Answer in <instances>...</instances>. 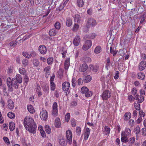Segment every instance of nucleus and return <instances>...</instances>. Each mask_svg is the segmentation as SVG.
<instances>
[{
	"instance_id": "12",
	"label": "nucleus",
	"mask_w": 146,
	"mask_h": 146,
	"mask_svg": "<svg viewBox=\"0 0 146 146\" xmlns=\"http://www.w3.org/2000/svg\"><path fill=\"white\" fill-rule=\"evenodd\" d=\"M81 41L80 36H76L73 40V44L76 46H78L80 44Z\"/></svg>"
},
{
	"instance_id": "41",
	"label": "nucleus",
	"mask_w": 146,
	"mask_h": 146,
	"mask_svg": "<svg viewBox=\"0 0 146 146\" xmlns=\"http://www.w3.org/2000/svg\"><path fill=\"white\" fill-rule=\"evenodd\" d=\"M104 133L105 135H107L110 133V129L108 127L106 126L104 127Z\"/></svg>"
},
{
	"instance_id": "2",
	"label": "nucleus",
	"mask_w": 146,
	"mask_h": 146,
	"mask_svg": "<svg viewBox=\"0 0 146 146\" xmlns=\"http://www.w3.org/2000/svg\"><path fill=\"white\" fill-rule=\"evenodd\" d=\"M131 135V129L127 128H125L124 131L121 133V140L123 142H126L128 141V137Z\"/></svg>"
},
{
	"instance_id": "42",
	"label": "nucleus",
	"mask_w": 146,
	"mask_h": 146,
	"mask_svg": "<svg viewBox=\"0 0 146 146\" xmlns=\"http://www.w3.org/2000/svg\"><path fill=\"white\" fill-rule=\"evenodd\" d=\"M86 37H87L89 39H93L95 38L96 35L95 33H92L88 35H86Z\"/></svg>"
},
{
	"instance_id": "18",
	"label": "nucleus",
	"mask_w": 146,
	"mask_h": 146,
	"mask_svg": "<svg viewBox=\"0 0 146 146\" xmlns=\"http://www.w3.org/2000/svg\"><path fill=\"white\" fill-rule=\"evenodd\" d=\"M90 134V130L88 128H87L84 134V139L85 140L88 139Z\"/></svg>"
},
{
	"instance_id": "26",
	"label": "nucleus",
	"mask_w": 146,
	"mask_h": 146,
	"mask_svg": "<svg viewBox=\"0 0 146 146\" xmlns=\"http://www.w3.org/2000/svg\"><path fill=\"white\" fill-rule=\"evenodd\" d=\"M72 23V19L70 18H67L66 19V25L68 27H70Z\"/></svg>"
},
{
	"instance_id": "14",
	"label": "nucleus",
	"mask_w": 146,
	"mask_h": 146,
	"mask_svg": "<svg viewBox=\"0 0 146 146\" xmlns=\"http://www.w3.org/2000/svg\"><path fill=\"white\" fill-rule=\"evenodd\" d=\"M100 66L98 65H91L89 66L90 70L94 72H97L100 68Z\"/></svg>"
},
{
	"instance_id": "43",
	"label": "nucleus",
	"mask_w": 146,
	"mask_h": 146,
	"mask_svg": "<svg viewBox=\"0 0 146 146\" xmlns=\"http://www.w3.org/2000/svg\"><path fill=\"white\" fill-rule=\"evenodd\" d=\"M7 115L8 117L11 119H13L15 116V114L11 112H9L7 113Z\"/></svg>"
},
{
	"instance_id": "33",
	"label": "nucleus",
	"mask_w": 146,
	"mask_h": 146,
	"mask_svg": "<svg viewBox=\"0 0 146 146\" xmlns=\"http://www.w3.org/2000/svg\"><path fill=\"white\" fill-rule=\"evenodd\" d=\"M102 51L101 47L100 46H96L94 52L96 54H98Z\"/></svg>"
},
{
	"instance_id": "58",
	"label": "nucleus",
	"mask_w": 146,
	"mask_h": 146,
	"mask_svg": "<svg viewBox=\"0 0 146 146\" xmlns=\"http://www.w3.org/2000/svg\"><path fill=\"white\" fill-rule=\"evenodd\" d=\"M129 125L131 127H133L135 125V122L132 119L129 120Z\"/></svg>"
},
{
	"instance_id": "47",
	"label": "nucleus",
	"mask_w": 146,
	"mask_h": 146,
	"mask_svg": "<svg viewBox=\"0 0 146 146\" xmlns=\"http://www.w3.org/2000/svg\"><path fill=\"white\" fill-rule=\"evenodd\" d=\"M79 28V25L78 24L75 23L72 28V30L74 31H77Z\"/></svg>"
},
{
	"instance_id": "37",
	"label": "nucleus",
	"mask_w": 146,
	"mask_h": 146,
	"mask_svg": "<svg viewBox=\"0 0 146 146\" xmlns=\"http://www.w3.org/2000/svg\"><path fill=\"white\" fill-rule=\"evenodd\" d=\"M29 80V78L28 77V76L25 75V77L24 79V84L25 86L27 85L28 83Z\"/></svg>"
},
{
	"instance_id": "17",
	"label": "nucleus",
	"mask_w": 146,
	"mask_h": 146,
	"mask_svg": "<svg viewBox=\"0 0 146 146\" xmlns=\"http://www.w3.org/2000/svg\"><path fill=\"white\" fill-rule=\"evenodd\" d=\"M7 107L8 109L11 110L14 107V103L13 101L11 100H9L7 102Z\"/></svg>"
},
{
	"instance_id": "52",
	"label": "nucleus",
	"mask_w": 146,
	"mask_h": 146,
	"mask_svg": "<svg viewBox=\"0 0 146 146\" xmlns=\"http://www.w3.org/2000/svg\"><path fill=\"white\" fill-rule=\"evenodd\" d=\"M70 114L69 113H67L65 117V120L67 122H68L70 119Z\"/></svg>"
},
{
	"instance_id": "45",
	"label": "nucleus",
	"mask_w": 146,
	"mask_h": 146,
	"mask_svg": "<svg viewBox=\"0 0 146 146\" xmlns=\"http://www.w3.org/2000/svg\"><path fill=\"white\" fill-rule=\"evenodd\" d=\"M134 107L136 110H139L140 109V104L138 102H137V103H134Z\"/></svg>"
},
{
	"instance_id": "44",
	"label": "nucleus",
	"mask_w": 146,
	"mask_h": 146,
	"mask_svg": "<svg viewBox=\"0 0 146 146\" xmlns=\"http://www.w3.org/2000/svg\"><path fill=\"white\" fill-rule=\"evenodd\" d=\"M53 58L52 57H49L47 59V63L48 65L51 64L53 62Z\"/></svg>"
},
{
	"instance_id": "20",
	"label": "nucleus",
	"mask_w": 146,
	"mask_h": 146,
	"mask_svg": "<svg viewBox=\"0 0 146 146\" xmlns=\"http://www.w3.org/2000/svg\"><path fill=\"white\" fill-rule=\"evenodd\" d=\"M15 78H14L13 79L15 80H16L17 81L19 82V84H21L22 81V76L19 74H17L16 75Z\"/></svg>"
},
{
	"instance_id": "62",
	"label": "nucleus",
	"mask_w": 146,
	"mask_h": 146,
	"mask_svg": "<svg viewBox=\"0 0 146 146\" xmlns=\"http://www.w3.org/2000/svg\"><path fill=\"white\" fill-rule=\"evenodd\" d=\"M119 72L118 71H117L115 73L114 76V78L115 80L118 79L119 77Z\"/></svg>"
},
{
	"instance_id": "59",
	"label": "nucleus",
	"mask_w": 146,
	"mask_h": 146,
	"mask_svg": "<svg viewBox=\"0 0 146 146\" xmlns=\"http://www.w3.org/2000/svg\"><path fill=\"white\" fill-rule=\"evenodd\" d=\"M90 46H88L86 44H84L82 47V49L84 50H88L90 48Z\"/></svg>"
},
{
	"instance_id": "35",
	"label": "nucleus",
	"mask_w": 146,
	"mask_h": 146,
	"mask_svg": "<svg viewBox=\"0 0 146 146\" xmlns=\"http://www.w3.org/2000/svg\"><path fill=\"white\" fill-rule=\"evenodd\" d=\"M117 52V51L114 50V48H112V46L110 47V52L111 53L113 54V56H115L116 55Z\"/></svg>"
},
{
	"instance_id": "54",
	"label": "nucleus",
	"mask_w": 146,
	"mask_h": 146,
	"mask_svg": "<svg viewBox=\"0 0 146 146\" xmlns=\"http://www.w3.org/2000/svg\"><path fill=\"white\" fill-rule=\"evenodd\" d=\"M64 5H63L62 3L60 4V6L57 8V10L59 11H61L62 10L64 7Z\"/></svg>"
},
{
	"instance_id": "63",
	"label": "nucleus",
	"mask_w": 146,
	"mask_h": 146,
	"mask_svg": "<svg viewBox=\"0 0 146 146\" xmlns=\"http://www.w3.org/2000/svg\"><path fill=\"white\" fill-rule=\"evenodd\" d=\"M84 60L86 62H90L91 61V59L88 57H86L84 58Z\"/></svg>"
},
{
	"instance_id": "53",
	"label": "nucleus",
	"mask_w": 146,
	"mask_h": 146,
	"mask_svg": "<svg viewBox=\"0 0 146 146\" xmlns=\"http://www.w3.org/2000/svg\"><path fill=\"white\" fill-rule=\"evenodd\" d=\"M33 64L35 66H37L39 64V62L38 60L34 59L33 60Z\"/></svg>"
},
{
	"instance_id": "27",
	"label": "nucleus",
	"mask_w": 146,
	"mask_h": 146,
	"mask_svg": "<svg viewBox=\"0 0 146 146\" xmlns=\"http://www.w3.org/2000/svg\"><path fill=\"white\" fill-rule=\"evenodd\" d=\"M77 4L79 7H82L84 4V2L83 0H77Z\"/></svg>"
},
{
	"instance_id": "24",
	"label": "nucleus",
	"mask_w": 146,
	"mask_h": 146,
	"mask_svg": "<svg viewBox=\"0 0 146 146\" xmlns=\"http://www.w3.org/2000/svg\"><path fill=\"white\" fill-rule=\"evenodd\" d=\"M50 68L49 66H47L45 68L44 71L45 72L46 77H48L50 74Z\"/></svg>"
},
{
	"instance_id": "21",
	"label": "nucleus",
	"mask_w": 146,
	"mask_h": 146,
	"mask_svg": "<svg viewBox=\"0 0 146 146\" xmlns=\"http://www.w3.org/2000/svg\"><path fill=\"white\" fill-rule=\"evenodd\" d=\"M28 111L31 113H34L35 112V110L33 106L31 105H28L27 106Z\"/></svg>"
},
{
	"instance_id": "57",
	"label": "nucleus",
	"mask_w": 146,
	"mask_h": 146,
	"mask_svg": "<svg viewBox=\"0 0 146 146\" xmlns=\"http://www.w3.org/2000/svg\"><path fill=\"white\" fill-rule=\"evenodd\" d=\"M0 88L2 89L3 92H6V88L5 85L3 84H1L0 85Z\"/></svg>"
},
{
	"instance_id": "23",
	"label": "nucleus",
	"mask_w": 146,
	"mask_h": 146,
	"mask_svg": "<svg viewBox=\"0 0 146 146\" xmlns=\"http://www.w3.org/2000/svg\"><path fill=\"white\" fill-rule=\"evenodd\" d=\"M45 94H47L49 93V87L47 84H46L42 88Z\"/></svg>"
},
{
	"instance_id": "8",
	"label": "nucleus",
	"mask_w": 146,
	"mask_h": 146,
	"mask_svg": "<svg viewBox=\"0 0 146 146\" xmlns=\"http://www.w3.org/2000/svg\"><path fill=\"white\" fill-rule=\"evenodd\" d=\"M111 96L110 92L108 90H106L104 91L102 94L101 95L103 100H106Z\"/></svg>"
},
{
	"instance_id": "34",
	"label": "nucleus",
	"mask_w": 146,
	"mask_h": 146,
	"mask_svg": "<svg viewBox=\"0 0 146 146\" xmlns=\"http://www.w3.org/2000/svg\"><path fill=\"white\" fill-rule=\"evenodd\" d=\"M70 62L68 59L66 60L64 64V68L66 70H67L69 66Z\"/></svg>"
},
{
	"instance_id": "13",
	"label": "nucleus",
	"mask_w": 146,
	"mask_h": 146,
	"mask_svg": "<svg viewBox=\"0 0 146 146\" xmlns=\"http://www.w3.org/2000/svg\"><path fill=\"white\" fill-rule=\"evenodd\" d=\"M132 94L134 96V99L137 100L139 98V95L137 93V90L136 88H133L131 91Z\"/></svg>"
},
{
	"instance_id": "25",
	"label": "nucleus",
	"mask_w": 146,
	"mask_h": 146,
	"mask_svg": "<svg viewBox=\"0 0 146 146\" xmlns=\"http://www.w3.org/2000/svg\"><path fill=\"white\" fill-rule=\"evenodd\" d=\"M13 84L12 85L13 86V87L15 88L16 89H18L19 87V82L17 81L16 80H14V79H13Z\"/></svg>"
},
{
	"instance_id": "39",
	"label": "nucleus",
	"mask_w": 146,
	"mask_h": 146,
	"mask_svg": "<svg viewBox=\"0 0 146 146\" xmlns=\"http://www.w3.org/2000/svg\"><path fill=\"white\" fill-rule=\"evenodd\" d=\"M76 132L77 135L79 136L81 132V128L79 127H77L76 128Z\"/></svg>"
},
{
	"instance_id": "46",
	"label": "nucleus",
	"mask_w": 146,
	"mask_h": 146,
	"mask_svg": "<svg viewBox=\"0 0 146 146\" xmlns=\"http://www.w3.org/2000/svg\"><path fill=\"white\" fill-rule=\"evenodd\" d=\"M72 86L73 87H75L76 85V83L77 82L76 79L75 77L72 78Z\"/></svg>"
},
{
	"instance_id": "49",
	"label": "nucleus",
	"mask_w": 146,
	"mask_h": 146,
	"mask_svg": "<svg viewBox=\"0 0 146 146\" xmlns=\"http://www.w3.org/2000/svg\"><path fill=\"white\" fill-rule=\"evenodd\" d=\"M71 123L73 127H74L76 125V121L74 119H72L71 120Z\"/></svg>"
},
{
	"instance_id": "32",
	"label": "nucleus",
	"mask_w": 146,
	"mask_h": 146,
	"mask_svg": "<svg viewBox=\"0 0 146 146\" xmlns=\"http://www.w3.org/2000/svg\"><path fill=\"white\" fill-rule=\"evenodd\" d=\"M19 73L21 74L25 75L26 71L25 68H19Z\"/></svg>"
},
{
	"instance_id": "50",
	"label": "nucleus",
	"mask_w": 146,
	"mask_h": 146,
	"mask_svg": "<svg viewBox=\"0 0 146 146\" xmlns=\"http://www.w3.org/2000/svg\"><path fill=\"white\" fill-rule=\"evenodd\" d=\"M7 85L12 84L13 81L10 77H8L7 78Z\"/></svg>"
},
{
	"instance_id": "11",
	"label": "nucleus",
	"mask_w": 146,
	"mask_h": 146,
	"mask_svg": "<svg viewBox=\"0 0 146 146\" xmlns=\"http://www.w3.org/2000/svg\"><path fill=\"white\" fill-rule=\"evenodd\" d=\"M38 50L40 53L42 54H45L47 52L46 47L43 45H40L38 48Z\"/></svg>"
},
{
	"instance_id": "5",
	"label": "nucleus",
	"mask_w": 146,
	"mask_h": 146,
	"mask_svg": "<svg viewBox=\"0 0 146 146\" xmlns=\"http://www.w3.org/2000/svg\"><path fill=\"white\" fill-rule=\"evenodd\" d=\"M66 134L67 142L70 145L72 143V132L70 130H68L66 131Z\"/></svg>"
},
{
	"instance_id": "15",
	"label": "nucleus",
	"mask_w": 146,
	"mask_h": 146,
	"mask_svg": "<svg viewBox=\"0 0 146 146\" xmlns=\"http://www.w3.org/2000/svg\"><path fill=\"white\" fill-rule=\"evenodd\" d=\"M88 68V66L86 63H84L81 65L79 68V70L81 72H85Z\"/></svg>"
},
{
	"instance_id": "48",
	"label": "nucleus",
	"mask_w": 146,
	"mask_h": 146,
	"mask_svg": "<svg viewBox=\"0 0 146 146\" xmlns=\"http://www.w3.org/2000/svg\"><path fill=\"white\" fill-rule=\"evenodd\" d=\"M140 131V129L139 127L137 126L134 129V131L136 134L139 133Z\"/></svg>"
},
{
	"instance_id": "28",
	"label": "nucleus",
	"mask_w": 146,
	"mask_h": 146,
	"mask_svg": "<svg viewBox=\"0 0 146 146\" xmlns=\"http://www.w3.org/2000/svg\"><path fill=\"white\" fill-rule=\"evenodd\" d=\"M91 80V76L90 75H87L84 78V81L85 83H87L90 81Z\"/></svg>"
},
{
	"instance_id": "56",
	"label": "nucleus",
	"mask_w": 146,
	"mask_h": 146,
	"mask_svg": "<svg viewBox=\"0 0 146 146\" xmlns=\"http://www.w3.org/2000/svg\"><path fill=\"white\" fill-rule=\"evenodd\" d=\"M3 139L4 142L6 143L7 145H9L10 144V142L8 138L6 137H3Z\"/></svg>"
},
{
	"instance_id": "61",
	"label": "nucleus",
	"mask_w": 146,
	"mask_h": 146,
	"mask_svg": "<svg viewBox=\"0 0 146 146\" xmlns=\"http://www.w3.org/2000/svg\"><path fill=\"white\" fill-rule=\"evenodd\" d=\"M54 26L56 29H59L60 27V24L59 22H56Z\"/></svg>"
},
{
	"instance_id": "1",
	"label": "nucleus",
	"mask_w": 146,
	"mask_h": 146,
	"mask_svg": "<svg viewBox=\"0 0 146 146\" xmlns=\"http://www.w3.org/2000/svg\"><path fill=\"white\" fill-rule=\"evenodd\" d=\"M24 125L26 130L30 133H36L37 126L32 117H26L24 120Z\"/></svg>"
},
{
	"instance_id": "4",
	"label": "nucleus",
	"mask_w": 146,
	"mask_h": 146,
	"mask_svg": "<svg viewBox=\"0 0 146 146\" xmlns=\"http://www.w3.org/2000/svg\"><path fill=\"white\" fill-rule=\"evenodd\" d=\"M97 24L96 20L92 18H89L87 21L86 26L88 28L94 27Z\"/></svg>"
},
{
	"instance_id": "3",
	"label": "nucleus",
	"mask_w": 146,
	"mask_h": 146,
	"mask_svg": "<svg viewBox=\"0 0 146 146\" xmlns=\"http://www.w3.org/2000/svg\"><path fill=\"white\" fill-rule=\"evenodd\" d=\"M81 92L82 94H85L86 97H89L92 95V92L89 91L88 89L86 87L83 86L81 89Z\"/></svg>"
},
{
	"instance_id": "30",
	"label": "nucleus",
	"mask_w": 146,
	"mask_h": 146,
	"mask_svg": "<svg viewBox=\"0 0 146 146\" xmlns=\"http://www.w3.org/2000/svg\"><path fill=\"white\" fill-rule=\"evenodd\" d=\"M131 117V113L129 112H127L124 115V119L125 120L127 121Z\"/></svg>"
},
{
	"instance_id": "64",
	"label": "nucleus",
	"mask_w": 146,
	"mask_h": 146,
	"mask_svg": "<svg viewBox=\"0 0 146 146\" xmlns=\"http://www.w3.org/2000/svg\"><path fill=\"white\" fill-rule=\"evenodd\" d=\"M17 41H13L10 43V44L11 46H14L17 45Z\"/></svg>"
},
{
	"instance_id": "6",
	"label": "nucleus",
	"mask_w": 146,
	"mask_h": 146,
	"mask_svg": "<svg viewBox=\"0 0 146 146\" xmlns=\"http://www.w3.org/2000/svg\"><path fill=\"white\" fill-rule=\"evenodd\" d=\"M40 116L41 119L43 120H46L48 117V112L47 111L42 108L40 112Z\"/></svg>"
},
{
	"instance_id": "16",
	"label": "nucleus",
	"mask_w": 146,
	"mask_h": 146,
	"mask_svg": "<svg viewBox=\"0 0 146 146\" xmlns=\"http://www.w3.org/2000/svg\"><path fill=\"white\" fill-rule=\"evenodd\" d=\"M145 63H144L143 61H141L139 64V68L140 70H144L146 67Z\"/></svg>"
},
{
	"instance_id": "60",
	"label": "nucleus",
	"mask_w": 146,
	"mask_h": 146,
	"mask_svg": "<svg viewBox=\"0 0 146 146\" xmlns=\"http://www.w3.org/2000/svg\"><path fill=\"white\" fill-rule=\"evenodd\" d=\"M84 44H86V45L89 46L90 45V48L92 45V42L91 40H87L86 41Z\"/></svg>"
},
{
	"instance_id": "55",
	"label": "nucleus",
	"mask_w": 146,
	"mask_h": 146,
	"mask_svg": "<svg viewBox=\"0 0 146 146\" xmlns=\"http://www.w3.org/2000/svg\"><path fill=\"white\" fill-rule=\"evenodd\" d=\"M22 63L24 66H26L28 64V61L26 59H23L22 61Z\"/></svg>"
},
{
	"instance_id": "22",
	"label": "nucleus",
	"mask_w": 146,
	"mask_h": 146,
	"mask_svg": "<svg viewBox=\"0 0 146 146\" xmlns=\"http://www.w3.org/2000/svg\"><path fill=\"white\" fill-rule=\"evenodd\" d=\"M57 31L55 29H51L49 32V34L50 36H53L56 35Z\"/></svg>"
},
{
	"instance_id": "38",
	"label": "nucleus",
	"mask_w": 146,
	"mask_h": 146,
	"mask_svg": "<svg viewBox=\"0 0 146 146\" xmlns=\"http://www.w3.org/2000/svg\"><path fill=\"white\" fill-rule=\"evenodd\" d=\"M74 21L75 22L79 23L80 21V16L78 15H76L74 18Z\"/></svg>"
},
{
	"instance_id": "51",
	"label": "nucleus",
	"mask_w": 146,
	"mask_h": 146,
	"mask_svg": "<svg viewBox=\"0 0 146 146\" xmlns=\"http://www.w3.org/2000/svg\"><path fill=\"white\" fill-rule=\"evenodd\" d=\"M50 83V90H51L54 91L56 88V85L53 83Z\"/></svg>"
},
{
	"instance_id": "19",
	"label": "nucleus",
	"mask_w": 146,
	"mask_h": 146,
	"mask_svg": "<svg viewBox=\"0 0 146 146\" xmlns=\"http://www.w3.org/2000/svg\"><path fill=\"white\" fill-rule=\"evenodd\" d=\"M54 124L55 127L57 128L60 127L61 123L60 119L59 117H56L55 120Z\"/></svg>"
},
{
	"instance_id": "40",
	"label": "nucleus",
	"mask_w": 146,
	"mask_h": 146,
	"mask_svg": "<svg viewBox=\"0 0 146 146\" xmlns=\"http://www.w3.org/2000/svg\"><path fill=\"white\" fill-rule=\"evenodd\" d=\"M45 128L46 133L48 134H50L51 132V130L49 126L48 125H46L45 126Z\"/></svg>"
},
{
	"instance_id": "31",
	"label": "nucleus",
	"mask_w": 146,
	"mask_h": 146,
	"mask_svg": "<svg viewBox=\"0 0 146 146\" xmlns=\"http://www.w3.org/2000/svg\"><path fill=\"white\" fill-rule=\"evenodd\" d=\"M137 75L138 78L142 80H143L145 78V74L141 72L138 73Z\"/></svg>"
},
{
	"instance_id": "7",
	"label": "nucleus",
	"mask_w": 146,
	"mask_h": 146,
	"mask_svg": "<svg viewBox=\"0 0 146 146\" xmlns=\"http://www.w3.org/2000/svg\"><path fill=\"white\" fill-rule=\"evenodd\" d=\"M58 112L57 104L56 102H54L52 105V115L54 117H55L57 115Z\"/></svg>"
},
{
	"instance_id": "10",
	"label": "nucleus",
	"mask_w": 146,
	"mask_h": 146,
	"mask_svg": "<svg viewBox=\"0 0 146 146\" xmlns=\"http://www.w3.org/2000/svg\"><path fill=\"white\" fill-rule=\"evenodd\" d=\"M70 87V84L69 82H65L62 83V88L64 91L68 92L69 90Z\"/></svg>"
},
{
	"instance_id": "29",
	"label": "nucleus",
	"mask_w": 146,
	"mask_h": 146,
	"mask_svg": "<svg viewBox=\"0 0 146 146\" xmlns=\"http://www.w3.org/2000/svg\"><path fill=\"white\" fill-rule=\"evenodd\" d=\"M9 127L10 130L13 131L15 129V124L13 122H11L9 123Z\"/></svg>"
},
{
	"instance_id": "9",
	"label": "nucleus",
	"mask_w": 146,
	"mask_h": 146,
	"mask_svg": "<svg viewBox=\"0 0 146 146\" xmlns=\"http://www.w3.org/2000/svg\"><path fill=\"white\" fill-rule=\"evenodd\" d=\"M22 54L25 57L29 58H30L31 56H34L36 55V53L33 51L31 52L30 53L28 52H23Z\"/></svg>"
},
{
	"instance_id": "36",
	"label": "nucleus",
	"mask_w": 146,
	"mask_h": 146,
	"mask_svg": "<svg viewBox=\"0 0 146 146\" xmlns=\"http://www.w3.org/2000/svg\"><path fill=\"white\" fill-rule=\"evenodd\" d=\"M59 143L61 145L64 146L66 145L64 139L63 137H62L59 139Z\"/></svg>"
}]
</instances>
